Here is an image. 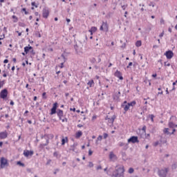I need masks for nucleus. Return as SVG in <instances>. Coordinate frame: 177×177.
I'll return each instance as SVG.
<instances>
[{
    "instance_id": "obj_25",
    "label": "nucleus",
    "mask_w": 177,
    "mask_h": 177,
    "mask_svg": "<svg viewBox=\"0 0 177 177\" xmlns=\"http://www.w3.org/2000/svg\"><path fill=\"white\" fill-rule=\"evenodd\" d=\"M129 104L130 107H131H131H133L134 106L136 105V101H132V102H129Z\"/></svg>"
},
{
    "instance_id": "obj_56",
    "label": "nucleus",
    "mask_w": 177,
    "mask_h": 177,
    "mask_svg": "<svg viewBox=\"0 0 177 177\" xmlns=\"http://www.w3.org/2000/svg\"><path fill=\"white\" fill-rule=\"evenodd\" d=\"M3 77L4 78H6V77H8V75H7L6 73H3Z\"/></svg>"
},
{
    "instance_id": "obj_55",
    "label": "nucleus",
    "mask_w": 177,
    "mask_h": 177,
    "mask_svg": "<svg viewBox=\"0 0 177 177\" xmlns=\"http://www.w3.org/2000/svg\"><path fill=\"white\" fill-rule=\"evenodd\" d=\"M152 77H153V78H156V77H157V73L153 74V75H152Z\"/></svg>"
},
{
    "instance_id": "obj_37",
    "label": "nucleus",
    "mask_w": 177,
    "mask_h": 177,
    "mask_svg": "<svg viewBox=\"0 0 177 177\" xmlns=\"http://www.w3.org/2000/svg\"><path fill=\"white\" fill-rule=\"evenodd\" d=\"M42 97H43V99H46V93H42Z\"/></svg>"
},
{
    "instance_id": "obj_28",
    "label": "nucleus",
    "mask_w": 177,
    "mask_h": 177,
    "mask_svg": "<svg viewBox=\"0 0 177 177\" xmlns=\"http://www.w3.org/2000/svg\"><path fill=\"white\" fill-rule=\"evenodd\" d=\"M164 66L165 67H169V66H171V63H169V62L167 61L164 62Z\"/></svg>"
},
{
    "instance_id": "obj_34",
    "label": "nucleus",
    "mask_w": 177,
    "mask_h": 177,
    "mask_svg": "<svg viewBox=\"0 0 177 177\" xmlns=\"http://www.w3.org/2000/svg\"><path fill=\"white\" fill-rule=\"evenodd\" d=\"M104 139H107V138H109V134H107V133H104Z\"/></svg>"
},
{
    "instance_id": "obj_12",
    "label": "nucleus",
    "mask_w": 177,
    "mask_h": 177,
    "mask_svg": "<svg viewBox=\"0 0 177 177\" xmlns=\"http://www.w3.org/2000/svg\"><path fill=\"white\" fill-rule=\"evenodd\" d=\"M176 132V129H173V131L171 133H169V128H165L163 129V133H165L166 135H174Z\"/></svg>"
},
{
    "instance_id": "obj_58",
    "label": "nucleus",
    "mask_w": 177,
    "mask_h": 177,
    "mask_svg": "<svg viewBox=\"0 0 177 177\" xmlns=\"http://www.w3.org/2000/svg\"><path fill=\"white\" fill-rule=\"evenodd\" d=\"M17 32L18 33L19 37H21V32H19V31H17Z\"/></svg>"
},
{
    "instance_id": "obj_44",
    "label": "nucleus",
    "mask_w": 177,
    "mask_h": 177,
    "mask_svg": "<svg viewBox=\"0 0 177 177\" xmlns=\"http://www.w3.org/2000/svg\"><path fill=\"white\" fill-rule=\"evenodd\" d=\"M60 68H63L64 67V62L61 63Z\"/></svg>"
},
{
    "instance_id": "obj_51",
    "label": "nucleus",
    "mask_w": 177,
    "mask_h": 177,
    "mask_svg": "<svg viewBox=\"0 0 177 177\" xmlns=\"http://www.w3.org/2000/svg\"><path fill=\"white\" fill-rule=\"evenodd\" d=\"M53 156L54 157H57V152H54L53 153Z\"/></svg>"
},
{
    "instance_id": "obj_35",
    "label": "nucleus",
    "mask_w": 177,
    "mask_h": 177,
    "mask_svg": "<svg viewBox=\"0 0 177 177\" xmlns=\"http://www.w3.org/2000/svg\"><path fill=\"white\" fill-rule=\"evenodd\" d=\"M177 84V80H176V82H173V88H172V91H175V85H176Z\"/></svg>"
},
{
    "instance_id": "obj_7",
    "label": "nucleus",
    "mask_w": 177,
    "mask_h": 177,
    "mask_svg": "<svg viewBox=\"0 0 177 177\" xmlns=\"http://www.w3.org/2000/svg\"><path fill=\"white\" fill-rule=\"evenodd\" d=\"M121 107L124 109V114L129 110V108L131 107L129 106V104L127 101H124L123 104L121 105Z\"/></svg>"
},
{
    "instance_id": "obj_24",
    "label": "nucleus",
    "mask_w": 177,
    "mask_h": 177,
    "mask_svg": "<svg viewBox=\"0 0 177 177\" xmlns=\"http://www.w3.org/2000/svg\"><path fill=\"white\" fill-rule=\"evenodd\" d=\"M12 19H13V23H17L19 21V18L16 17V15H12Z\"/></svg>"
},
{
    "instance_id": "obj_46",
    "label": "nucleus",
    "mask_w": 177,
    "mask_h": 177,
    "mask_svg": "<svg viewBox=\"0 0 177 177\" xmlns=\"http://www.w3.org/2000/svg\"><path fill=\"white\" fill-rule=\"evenodd\" d=\"M100 62H102V58H100V56H98L97 62L100 63Z\"/></svg>"
},
{
    "instance_id": "obj_54",
    "label": "nucleus",
    "mask_w": 177,
    "mask_h": 177,
    "mask_svg": "<svg viewBox=\"0 0 177 177\" xmlns=\"http://www.w3.org/2000/svg\"><path fill=\"white\" fill-rule=\"evenodd\" d=\"M164 93V92L162 91H161L160 92L158 93V95H162Z\"/></svg>"
},
{
    "instance_id": "obj_2",
    "label": "nucleus",
    "mask_w": 177,
    "mask_h": 177,
    "mask_svg": "<svg viewBox=\"0 0 177 177\" xmlns=\"http://www.w3.org/2000/svg\"><path fill=\"white\" fill-rule=\"evenodd\" d=\"M8 95H9V93L8 92L7 88L1 90L0 92V99H2L3 100H8Z\"/></svg>"
},
{
    "instance_id": "obj_62",
    "label": "nucleus",
    "mask_w": 177,
    "mask_h": 177,
    "mask_svg": "<svg viewBox=\"0 0 177 177\" xmlns=\"http://www.w3.org/2000/svg\"><path fill=\"white\" fill-rule=\"evenodd\" d=\"M21 11L25 12L27 10L26 8H22Z\"/></svg>"
},
{
    "instance_id": "obj_20",
    "label": "nucleus",
    "mask_w": 177,
    "mask_h": 177,
    "mask_svg": "<svg viewBox=\"0 0 177 177\" xmlns=\"http://www.w3.org/2000/svg\"><path fill=\"white\" fill-rule=\"evenodd\" d=\"M115 120V115H113L112 118L108 119V122L109 124H114Z\"/></svg>"
},
{
    "instance_id": "obj_22",
    "label": "nucleus",
    "mask_w": 177,
    "mask_h": 177,
    "mask_svg": "<svg viewBox=\"0 0 177 177\" xmlns=\"http://www.w3.org/2000/svg\"><path fill=\"white\" fill-rule=\"evenodd\" d=\"M136 46H137V48L142 46V41L140 40L137 41L136 42Z\"/></svg>"
},
{
    "instance_id": "obj_5",
    "label": "nucleus",
    "mask_w": 177,
    "mask_h": 177,
    "mask_svg": "<svg viewBox=\"0 0 177 177\" xmlns=\"http://www.w3.org/2000/svg\"><path fill=\"white\" fill-rule=\"evenodd\" d=\"M100 31H104L105 32H109V24L107 22H102V26L100 28Z\"/></svg>"
},
{
    "instance_id": "obj_29",
    "label": "nucleus",
    "mask_w": 177,
    "mask_h": 177,
    "mask_svg": "<svg viewBox=\"0 0 177 177\" xmlns=\"http://www.w3.org/2000/svg\"><path fill=\"white\" fill-rule=\"evenodd\" d=\"M159 145H160V142L156 141V142H153V146H154V147H157V146Z\"/></svg>"
},
{
    "instance_id": "obj_64",
    "label": "nucleus",
    "mask_w": 177,
    "mask_h": 177,
    "mask_svg": "<svg viewBox=\"0 0 177 177\" xmlns=\"http://www.w3.org/2000/svg\"><path fill=\"white\" fill-rule=\"evenodd\" d=\"M33 100H34L35 102H36V100H37V96H35V97H34Z\"/></svg>"
},
{
    "instance_id": "obj_45",
    "label": "nucleus",
    "mask_w": 177,
    "mask_h": 177,
    "mask_svg": "<svg viewBox=\"0 0 177 177\" xmlns=\"http://www.w3.org/2000/svg\"><path fill=\"white\" fill-rule=\"evenodd\" d=\"M146 126H143L142 131H143L144 132H146Z\"/></svg>"
},
{
    "instance_id": "obj_11",
    "label": "nucleus",
    "mask_w": 177,
    "mask_h": 177,
    "mask_svg": "<svg viewBox=\"0 0 177 177\" xmlns=\"http://www.w3.org/2000/svg\"><path fill=\"white\" fill-rule=\"evenodd\" d=\"M49 9L48 8H44L43 9V12H42V16L44 17V19H48V17H49Z\"/></svg>"
},
{
    "instance_id": "obj_23",
    "label": "nucleus",
    "mask_w": 177,
    "mask_h": 177,
    "mask_svg": "<svg viewBox=\"0 0 177 177\" xmlns=\"http://www.w3.org/2000/svg\"><path fill=\"white\" fill-rule=\"evenodd\" d=\"M88 31H91V32H96L97 31V28L93 26Z\"/></svg>"
},
{
    "instance_id": "obj_48",
    "label": "nucleus",
    "mask_w": 177,
    "mask_h": 177,
    "mask_svg": "<svg viewBox=\"0 0 177 177\" xmlns=\"http://www.w3.org/2000/svg\"><path fill=\"white\" fill-rule=\"evenodd\" d=\"M3 63H4L5 64H6L9 63V60H8V59H5V60L3 61Z\"/></svg>"
},
{
    "instance_id": "obj_10",
    "label": "nucleus",
    "mask_w": 177,
    "mask_h": 177,
    "mask_svg": "<svg viewBox=\"0 0 177 177\" xmlns=\"http://www.w3.org/2000/svg\"><path fill=\"white\" fill-rule=\"evenodd\" d=\"M160 176L167 177V174H168V169H161L158 171Z\"/></svg>"
},
{
    "instance_id": "obj_43",
    "label": "nucleus",
    "mask_w": 177,
    "mask_h": 177,
    "mask_svg": "<svg viewBox=\"0 0 177 177\" xmlns=\"http://www.w3.org/2000/svg\"><path fill=\"white\" fill-rule=\"evenodd\" d=\"M165 23V21H164V19H160V24H164Z\"/></svg>"
},
{
    "instance_id": "obj_49",
    "label": "nucleus",
    "mask_w": 177,
    "mask_h": 177,
    "mask_svg": "<svg viewBox=\"0 0 177 177\" xmlns=\"http://www.w3.org/2000/svg\"><path fill=\"white\" fill-rule=\"evenodd\" d=\"M10 104L11 106H15V102L11 100L10 102Z\"/></svg>"
},
{
    "instance_id": "obj_15",
    "label": "nucleus",
    "mask_w": 177,
    "mask_h": 177,
    "mask_svg": "<svg viewBox=\"0 0 177 177\" xmlns=\"http://www.w3.org/2000/svg\"><path fill=\"white\" fill-rule=\"evenodd\" d=\"M8 138V131H2L0 133V139H6Z\"/></svg>"
},
{
    "instance_id": "obj_19",
    "label": "nucleus",
    "mask_w": 177,
    "mask_h": 177,
    "mask_svg": "<svg viewBox=\"0 0 177 177\" xmlns=\"http://www.w3.org/2000/svg\"><path fill=\"white\" fill-rule=\"evenodd\" d=\"M110 160H117V156L114 154V153L111 152L109 154Z\"/></svg>"
},
{
    "instance_id": "obj_57",
    "label": "nucleus",
    "mask_w": 177,
    "mask_h": 177,
    "mask_svg": "<svg viewBox=\"0 0 177 177\" xmlns=\"http://www.w3.org/2000/svg\"><path fill=\"white\" fill-rule=\"evenodd\" d=\"M168 31H169V32H172V28H169Z\"/></svg>"
},
{
    "instance_id": "obj_60",
    "label": "nucleus",
    "mask_w": 177,
    "mask_h": 177,
    "mask_svg": "<svg viewBox=\"0 0 177 177\" xmlns=\"http://www.w3.org/2000/svg\"><path fill=\"white\" fill-rule=\"evenodd\" d=\"M11 70H12V71H15V66L12 67Z\"/></svg>"
},
{
    "instance_id": "obj_32",
    "label": "nucleus",
    "mask_w": 177,
    "mask_h": 177,
    "mask_svg": "<svg viewBox=\"0 0 177 177\" xmlns=\"http://www.w3.org/2000/svg\"><path fill=\"white\" fill-rule=\"evenodd\" d=\"M88 167H89V168H93V163L92 162H89Z\"/></svg>"
},
{
    "instance_id": "obj_4",
    "label": "nucleus",
    "mask_w": 177,
    "mask_h": 177,
    "mask_svg": "<svg viewBox=\"0 0 177 177\" xmlns=\"http://www.w3.org/2000/svg\"><path fill=\"white\" fill-rule=\"evenodd\" d=\"M57 114V117H59V120H60L62 122H67V118H63L64 117L63 110L59 109Z\"/></svg>"
},
{
    "instance_id": "obj_47",
    "label": "nucleus",
    "mask_w": 177,
    "mask_h": 177,
    "mask_svg": "<svg viewBox=\"0 0 177 177\" xmlns=\"http://www.w3.org/2000/svg\"><path fill=\"white\" fill-rule=\"evenodd\" d=\"M93 153V152L91 150L88 151V156H91Z\"/></svg>"
},
{
    "instance_id": "obj_16",
    "label": "nucleus",
    "mask_w": 177,
    "mask_h": 177,
    "mask_svg": "<svg viewBox=\"0 0 177 177\" xmlns=\"http://www.w3.org/2000/svg\"><path fill=\"white\" fill-rule=\"evenodd\" d=\"M30 50H32V53L34 52V50H32V47L30 46V45H28V46L24 47V52L26 55L27 53H28V52H30Z\"/></svg>"
},
{
    "instance_id": "obj_6",
    "label": "nucleus",
    "mask_w": 177,
    "mask_h": 177,
    "mask_svg": "<svg viewBox=\"0 0 177 177\" xmlns=\"http://www.w3.org/2000/svg\"><path fill=\"white\" fill-rule=\"evenodd\" d=\"M128 143H139V139L138 136H131L128 139Z\"/></svg>"
},
{
    "instance_id": "obj_61",
    "label": "nucleus",
    "mask_w": 177,
    "mask_h": 177,
    "mask_svg": "<svg viewBox=\"0 0 177 177\" xmlns=\"http://www.w3.org/2000/svg\"><path fill=\"white\" fill-rule=\"evenodd\" d=\"M166 93L167 95H169V91H168V88L166 89Z\"/></svg>"
},
{
    "instance_id": "obj_50",
    "label": "nucleus",
    "mask_w": 177,
    "mask_h": 177,
    "mask_svg": "<svg viewBox=\"0 0 177 177\" xmlns=\"http://www.w3.org/2000/svg\"><path fill=\"white\" fill-rule=\"evenodd\" d=\"M99 169H102V166L99 165L97 167V170L99 171Z\"/></svg>"
},
{
    "instance_id": "obj_26",
    "label": "nucleus",
    "mask_w": 177,
    "mask_h": 177,
    "mask_svg": "<svg viewBox=\"0 0 177 177\" xmlns=\"http://www.w3.org/2000/svg\"><path fill=\"white\" fill-rule=\"evenodd\" d=\"M5 84H6V82L5 80H3V81L0 80V89L1 88H3V85H5Z\"/></svg>"
},
{
    "instance_id": "obj_40",
    "label": "nucleus",
    "mask_w": 177,
    "mask_h": 177,
    "mask_svg": "<svg viewBox=\"0 0 177 177\" xmlns=\"http://www.w3.org/2000/svg\"><path fill=\"white\" fill-rule=\"evenodd\" d=\"M96 118H97V115H94L92 117L93 121H95V120H96Z\"/></svg>"
},
{
    "instance_id": "obj_41",
    "label": "nucleus",
    "mask_w": 177,
    "mask_h": 177,
    "mask_svg": "<svg viewBox=\"0 0 177 177\" xmlns=\"http://www.w3.org/2000/svg\"><path fill=\"white\" fill-rule=\"evenodd\" d=\"M133 64V63L129 62V65L127 66V68H129V67H131V66H132Z\"/></svg>"
},
{
    "instance_id": "obj_17",
    "label": "nucleus",
    "mask_w": 177,
    "mask_h": 177,
    "mask_svg": "<svg viewBox=\"0 0 177 177\" xmlns=\"http://www.w3.org/2000/svg\"><path fill=\"white\" fill-rule=\"evenodd\" d=\"M82 136V131H77L75 134V139H80Z\"/></svg>"
},
{
    "instance_id": "obj_9",
    "label": "nucleus",
    "mask_w": 177,
    "mask_h": 177,
    "mask_svg": "<svg viewBox=\"0 0 177 177\" xmlns=\"http://www.w3.org/2000/svg\"><path fill=\"white\" fill-rule=\"evenodd\" d=\"M57 102H55L53 105V108L50 110V115H53V114H56V110H57Z\"/></svg>"
},
{
    "instance_id": "obj_21",
    "label": "nucleus",
    "mask_w": 177,
    "mask_h": 177,
    "mask_svg": "<svg viewBox=\"0 0 177 177\" xmlns=\"http://www.w3.org/2000/svg\"><path fill=\"white\" fill-rule=\"evenodd\" d=\"M169 128H177V124H175L173 122H169Z\"/></svg>"
},
{
    "instance_id": "obj_38",
    "label": "nucleus",
    "mask_w": 177,
    "mask_h": 177,
    "mask_svg": "<svg viewBox=\"0 0 177 177\" xmlns=\"http://www.w3.org/2000/svg\"><path fill=\"white\" fill-rule=\"evenodd\" d=\"M17 165H21V167H24V165L20 161L17 162Z\"/></svg>"
},
{
    "instance_id": "obj_14",
    "label": "nucleus",
    "mask_w": 177,
    "mask_h": 177,
    "mask_svg": "<svg viewBox=\"0 0 177 177\" xmlns=\"http://www.w3.org/2000/svg\"><path fill=\"white\" fill-rule=\"evenodd\" d=\"M33 154H34V151H32L26 150V151H24V156L25 157H30V156H31Z\"/></svg>"
},
{
    "instance_id": "obj_18",
    "label": "nucleus",
    "mask_w": 177,
    "mask_h": 177,
    "mask_svg": "<svg viewBox=\"0 0 177 177\" xmlns=\"http://www.w3.org/2000/svg\"><path fill=\"white\" fill-rule=\"evenodd\" d=\"M66 143H68V137H65L62 139V145L64 146L66 145Z\"/></svg>"
},
{
    "instance_id": "obj_52",
    "label": "nucleus",
    "mask_w": 177,
    "mask_h": 177,
    "mask_svg": "<svg viewBox=\"0 0 177 177\" xmlns=\"http://www.w3.org/2000/svg\"><path fill=\"white\" fill-rule=\"evenodd\" d=\"M27 114H28V111H26L24 113V115H27Z\"/></svg>"
},
{
    "instance_id": "obj_27",
    "label": "nucleus",
    "mask_w": 177,
    "mask_h": 177,
    "mask_svg": "<svg viewBox=\"0 0 177 177\" xmlns=\"http://www.w3.org/2000/svg\"><path fill=\"white\" fill-rule=\"evenodd\" d=\"M93 84H95V82H93V80L88 81V82L87 83V85H89V86H92L93 85Z\"/></svg>"
},
{
    "instance_id": "obj_8",
    "label": "nucleus",
    "mask_w": 177,
    "mask_h": 177,
    "mask_svg": "<svg viewBox=\"0 0 177 177\" xmlns=\"http://www.w3.org/2000/svg\"><path fill=\"white\" fill-rule=\"evenodd\" d=\"M165 56L169 60L174 57V52L172 50H167L165 53Z\"/></svg>"
},
{
    "instance_id": "obj_53",
    "label": "nucleus",
    "mask_w": 177,
    "mask_h": 177,
    "mask_svg": "<svg viewBox=\"0 0 177 177\" xmlns=\"http://www.w3.org/2000/svg\"><path fill=\"white\" fill-rule=\"evenodd\" d=\"M82 127H84V125H82V124H77V127L78 128H82Z\"/></svg>"
},
{
    "instance_id": "obj_3",
    "label": "nucleus",
    "mask_w": 177,
    "mask_h": 177,
    "mask_svg": "<svg viewBox=\"0 0 177 177\" xmlns=\"http://www.w3.org/2000/svg\"><path fill=\"white\" fill-rule=\"evenodd\" d=\"M5 167H9V162L8 159L1 157L0 159V168H5Z\"/></svg>"
},
{
    "instance_id": "obj_30",
    "label": "nucleus",
    "mask_w": 177,
    "mask_h": 177,
    "mask_svg": "<svg viewBox=\"0 0 177 177\" xmlns=\"http://www.w3.org/2000/svg\"><path fill=\"white\" fill-rule=\"evenodd\" d=\"M149 118L152 122H154V115H149Z\"/></svg>"
},
{
    "instance_id": "obj_39",
    "label": "nucleus",
    "mask_w": 177,
    "mask_h": 177,
    "mask_svg": "<svg viewBox=\"0 0 177 177\" xmlns=\"http://www.w3.org/2000/svg\"><path fill=\"white\" fill-rule=\"evenodd\" d=\"M127 8H128V5H124L122 6V8L123 9V10H125V9H127Z\"/></svg>"
},
{
    "instance_id": "obj_33",
    "label": "nucleus",
    "mask_w": 177,
    "mask_h": 177,
    "mask_svg": "<svg viewBox=\"0 0 177 177\" xmlns=\"http://www.w3.org/2000/svg\"><path fill=\"white\" fill-rule=\"evenodd\" d=\"M102 139H103V136H99L97 137V141H101Z\"/></svg>"
},
{
    "instance_id": "obj_59",
    "label": "nucleus",
    "mask_w": 177,
    "mask_h": 177,
    "mask_svg": "<svg viewBox=\"0 0 177 177\" xmlns=\"http://www.w3.org/2000/svg\"><path fill=\"white\" fill-rule=\"evenodd\" d=\"M71 111H75V108H73V109H70Z\"/></svg>"
},
{
    "instance_id": "obj_36",
    "label": "nucleus",
    "mask_w": 177,
    "mask_h": 177,
    "mask_svg": "<svg viewBox=\"0 0 177 177\" xmlns=\"http://www.w3.org/2000/svg\"><path fill=\"white\" fill-rule=\"evenodd\" d=\"M129 174H133V168H130L129 169Z\"/></svg>"
},
{
    "instance_id": "obj_42",
    "label": "nucleus",
    "mask_w": 177,
    "mask_h": 177,
    "mask_svg": "<svg viewBox=\"0 0 177 177\" xmlns=\"http://www.w3.org/2000/svg\"><path fill=\"white\" fill-rule=\"evenodd\" d=\"M159 37H160V38H162V37H164V31H162V32H161V33L159 35Z\"/></svg>"
},
{
    "instance_id": "obj_1",
    "label": "nucleus",
    "mask_w": 177,
    "mask_h": 177,
    "mask_svg": "<svg viewBox=\"0 0 177 177\" xmlns=\"http://www.w3.org/2000/svg\"><path fill=\"white\" fill-rule=\"evenodd\" d=\"M124 172H125V168L121 165H118L115 167V171L113 172L112 176L114 177H124Z\"/></svg>"
},
{
    "instance_id": "obj_63",
    "label": "nucleus",
    "mask_w": 177,
    "mask_h": 177,
    "mask_svg": "<svg viewBox=\"0 0 177 177\" xmlns=\"http://www.w3.org/2000/svg\"><path fill=\"white\" fill-rule=\"evenodd\" d=\"M66 21H67V23H70V21H71V20H70V19H66Z\"/></svg>"
},
{
    "instance_id": "obj_13",
    "label": "nucleus",
    "mask_w": 177,
    "mask_h": 177,
    "mask_svg": "<svg viewBox=\"0 0 177 177\" xmlns=\"http://www.w3.org/2000/svg\"><path fill=\"white\" fill-rule=\"evenodd\" d=\"M115 77H116L117 78H119V80H120L121 81H122V80H124V77H122V73L117 70L114 74Z\"/></svg>"
},
{
    "instance_id": "obj_31",
    "label": "nucleus",
    "mask_w": 177,
    "mask_h": 177,
    "mask_svg": "<svg viewBox=\"0 0 177 177\" xmlns=\"http://www.w3.org/2000/svg\"><path fill=\"white\" fill-rule=\"evenodd\" d=\"M32 6H34L35 8H38V5H37V3L35 1H33L31 3Z\"/></svg>"
}]
</instances>
